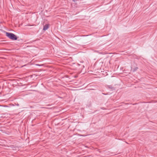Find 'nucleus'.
<instances>
[{"label":"nucleus","instance_id":"nucleus-1","mask_svg":"<svg viewBox=\"0 0 157 157\" xmlns=\"http://www.w3.org/2000/svg\"><path fill=\"white\" fill-rule=\"evenodd\" d=\"M6 35L7 37L13 40H16L17 39V36L13 33L6 32Z\"/></svg>","mask_w":157,"mask_h":157},{"label":"nucleus","instance_id":"nucleus-2","mask_svg":"<svg viewBox=\"0 0 157 157\" xmlns=\"http://www.w3.org/2000/svg\"><path fill=\"white\" fill-rule=\"evenodd\" d=\"M107 87L109 89H110L111 90H115L114 87L111 85H107Z\"/></svg>","mask_w":157,"mask_h":157},{"label":"nucleus","instance_id":"nucleus-3","mask_svg":"<svg viewBox=\"0 0 157 157\" xmlns=\"http://www.w3.org/2000/svg\"><path fill=\"white\" fill-rule=\"evenodd\" d=\"M48 28L49 25L48 24H46L44 26L43 30L44 31L48 29Z\"/></svg>","mask_w":157,"mask_h":157},{"label":"nucleus","instance_id":"nucleus-4","mask_svg":"<svg viewBox=\"0 0 157 157\" xmlns=\"http://www.w3.org/2000/svg\"><path fill=\"white\" fill-rule=\"evenodd\" d=\"M138 69V68L136 67H135L134 69L133 70V72H134L135 71H136Z\"/></svg>","mask_w":157,"mask_h":157},{"label":"nucleus","instance_id":"nucleus-5","mask_svg":"<svg viewBox=\"0 0 157 157\" xmlns=\"http://www.w3.org/2000/svg\"><path fill=\"white\" fill-rule=\"evenodd\" d=\"M72 0L74 2H75L77 1V0Z\"/></svg>","mask_w":157,"mask_h":157},{"label":"nucleus","instance_id":"nucleus-6","mask_svg":"<svg viewBox=\"0 0 157 157\" xmlns=\"http://www.w3.org/2000/svg\"><path fill=\"white\" fill-rule=\"evenodd\" d=\"M36 65H37V66H40V65H38V64H36Z\"/></svg>","mask_w":157,"mask_h":157},{"label":"nucleus","instance_id":"nucleus-7","mask_svg":"<svg viewBox=\"0 0 157 157\" xmlns=\"http://www.w3.org/2000/svg\"><path fill=\"white\" fill-rule=\"evenodd\" d=\"M104 94V95H106V94Z\"/></svg>","mask_w":157,"mask_h":157},{"label":"nucleus","instance_id":"nucleus-8","mask_svg":"<svg viewBox=\"0 0 157 157\" xmlns=\"http://www.w3.org/2000/svg\"><path fill=\"white\" fill-rule=\"evenodd\" d=\"M17 105L18 106L19 105V104H17Z\"/></svg>","mask_w":157,"mask_h":157}]
</instances>
